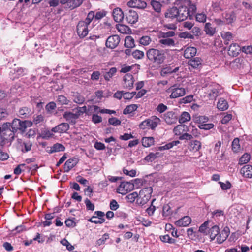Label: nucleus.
Returning a JSON list of instances; mask_svg holds the SVG:
<instances>
[{
	"instance_id": "obj_17",
	"label": "nucleus",
	"mask_w": 252,
	"mask_h": 252,
	"mask_svg": "<svg viewBox=\"0 0 252 252\" xmlns=\"http://www.w3.org/2000/svg\"><path fill=\"white\" fill-rule=\"evenodd\" d=\"M113 17L116 22H121L124 19V13L120 8H116L113 11Z\"/></svg>"
},
{
	"instance_id": "obj_6",
	"label": "nucleus",
	"mask_w": 252,
	"mask_h": 252,
	"mask_svg": "<svg viewBox=\"0 0 252 252\" xmlns=\"http://www.w3.org/2000/svg\"><path fill=\"white\" fill-rule=\"evenodd\" d=\"M167 93H170L169 97L171 99L176 98L185 95V88L179 87L177 85H174L166 90Z\"/></svg>"
},
{
	"instance_id": "obj_63",
	"label": "nucleus",
	"mask_w": 252,
	"mask_h": 252,
	"mask_svg": "<svg viewBox=\"0 0 252 252\" xmlns=\"http://www.w3.org/2000/svg\"><path fill=\"white\" fill-rule=\"evenodd\" d=\"M214 125L212 123H204L201 125H198V127L201 129L209 130L213 128Z\"/></svg>"
},
{
	"instance_id": "obj_8",
	"label": "nucleus",
	"mask_w": 252,
	"mask_h": 252,
	"mask_svg": "<svg viewBox=\"0 0 252 252\" xmlns=\"http://www.w3.org/2000/svg\"><path fill=\"white\" fill-rule=\"evenodd\" d=\"M120 41V38L118 35L110 36L106 41V46L108 48L114 49L118 45Z\"/></svg>"
},
{
	"instance_id": "obj_58",
	"label": "nucleus",
	"mask_w": 252,
	"mask_h": 252,
	"mask_svg": "<svg viewBox=\"0 0 252 252\" xmlns=\"http://www.w3.org/2000/svg\"><path fill=\"white\" fill-rule=\"evenodd\" d=\"M109 239V235L107 233H105L102 236L96 241V244L98 246H100L104 244L105 242Z\"/></svg>"
},
{
	"instance_id": "obj_11",
	"label": "nucleus",
	"mask_w": 252,
	"mask_h": 252,
	"mask_svg": "<svg viewBox=\"0 0 252 252\" xmlns=\"http://www.w3.org/2000/svg\"><path fill=\"white\" fill-rule=\"evenodd\" d=\"M229 235V230L228 227L224 228L222 231H220L216 237V241L218 244H221L224 242Z\"/></svg>"
},
{
	"instance_id": "obj_43",
	"label": "nucleus",
	"mask_w": 252,
	"mask_h": 252,
	"mask_svg": "<svg viewBox=\"0 0 252 252\" xmlns=\"http://www.w3.org/2000/svg\"><path fill=\"white\" fill-rule=\"evenodd\" d=\"M20 124V120L18 119H14L11 123L12 133L14 134L19 130Z\"/></svg>"
},
{
	"instance_id": "obj_32",
	"label": "nucleus",
	"mask_w": 252,
	"mask_h": 252,
	"mask_svg": "<svg viewBox=\"0 0 252 252\" xmlns=\"http://www.w3.org/2000/svg\"><path fill=\"white\" fill-rule=\"evenodd\" d=\"M193 120L195 123L201 125L207 123L209 119L205 116H195L193 117Z\"/></svg>"
},
{
	"instance_id": "obj_23",
	"label": "nucleus",
	"mask_w": 252,
	"mask_h": 252,
	"mask_svg": "<svg viewBox=\"0 0 252 252\" xmlns=\"http://www.w3.org/2000/svg\"><path fill=\"white\" fill-rule=\"evenodd\" d=\"M32 110L27 107H22L20 108L18 112V115L22 118L29 117L32 114Z\"/></svg>"
},
{
	"instance_id": "obj_5",
	"label": "nucleus",
	"mask_w": 252,
	"mask_h": 252,
	"mask_svg": "<svg viewBox=\"0 0 252 252\" xmlns=\"http://www.w3.org/2000/svg\"><path fill=\"white\" fill-rule=\"evenodd\" d=\"M153 192V189L151 187H147L142 189L139 194L136 203L139 205L145 204L151 198V194Z\"/></svg>"
},
{
	"instance_id": "obj_30",
	"label": "nucleus",
	"mask_w": 252,
	"mask_h": 252,
	"mask_svg": "<svg viewBox=\"0 0 252 252\" xmlns=\"http://www.w3.org/2000/svg\"><path fill=\"white\" fill-rule=\"evenodd\" d=\"M179 69V67H176L174 69L170 66L164 67L161 69L160 74L161 76H165L167 74L177 72Z\"/></svg>"
},
{
	"instance_id": "obj_59",
	"label": "nucleus",
	"mask_w": 252,
	"mask_h": 252,
	"mask_svg": "<svg viewBox=\"0 0 252 252\" xmlns=\"http://www.w3.org/2000/svg\"><path fill=\"white\" fill-rule=\"evenodd\" d=\"M250 159V155L248 153L243 154L239 159V164H244L249 162Z\"/></svg>"
},
{
	"instance_id": "obj_47",
	"label": "nucleus",
	"mask_w": 252,
	"mask_h": 252,
	"mask_svg": "<svg viewBox=\"0 0 252 252\" xmlns=\"http://www.w3.org/2000/svg\"><path fill=\"white\" fill-rule=\"evenodd\" d=\"M159 153L157 152L156 153H150L148 155L145 157L144 160L147 162H152L157 158L159 157Z\"/></svg>"
},
{
	"instance_id": "obj_33",
	"label": "nucleus",
	"mask_w": 252,
	"mask_h": 252,
	"mask_svg": "<svg viewBox=\"0 0 252 252\" xmlns=\"http://www.w3.org/2000/svg\"><path fill=\"white\" fill-rule=\"evenodd\" d=\"M226 24H231L235 20V15L234 12L226 13L223 16Z\"/></svg>"
},
{
	"instance_id": "obj_22",
	"label": "nucleus",
	"mask_w": 252,
	"mask_h": 252,
	"mask_svg": "<svg viewBox=\"0 0 252 252\" xmlns=\"http://www.w3.org/2000/svg\"><path fill=\"white\" fill-rule=\"evenodd\" d=\"M25 74V70L24 68L21 67H14L13 68H11V70L10 72V75L14 76L12 78L13 79L15 78H18L20 76H23Z\"/></svg>"
},
{
	"instance_id": "obj_56",
	"label": "nucleus",
	"mask_w": 252,
	"mask_h": 252,
	"mask_svg": "<svg viewBox=\"0 0 252 252\" xmlns=\"http://www.w3.org/2000/svg\"><path fill=\"white\" fill-rule=\"evenodd\" d=\"M212 8L215 12H219L222 10V5L221 1L213 2L212 4Z\"/></svg>"
},
{
	"instance_id": "obj_49",
	"label": "nucleus",
	"mask_w": 252,
	"mask_h": 252,
	"mask_svg": "<svg viewBox=\"0 0 252 252\" xmlns=\"http://www.w3.org/2000/svg\"><path fill=\"white\" fill-rule=\"evenodd\" d=\"M179 143H180V142L179 141H173L172 142L167 143L164 146L159 147V150L160 151H162V150H164L170 149V148H172L173 146L177 145Z\"/></svg>"
},
{
	"instance_id": "obj_38",
	"label": "nucleus",
	"mask_w": 252,
	"mask_h": 252,
	"mask_svg": "<svg viewBox=\"0 0 252 252\" xmlns=\"http://www.w3.org/2000/svg\"><path fill=\"white\" fill-rule=\"evenodd\" d=\"M154 138L152 137H143L142 139V145L145 147H149L154 144Z\"/></svg>"
},
{
	"instance_id": "obj_46",
	"label": "nucleus",
	"mask_w": 252,
	"mask_h": 252,
	"mask_svg": "<svg viewBox=\"0 0 252 252\" xmlns=\"http://www.w3.org/2000/svg\"><path fill=\"white\" fill-rule=\"evenodd\" d=\"M210 222L209 221H205L201 225L199 228V231L204 235H207L208 232L209 224Z\"/></svg>"
},
{
	"instance_id": "obj_21",
	"label": "nucleus",
	"mask_w": 252,
	"mask_h": 252,
	"mask_svg": "<svg viewBox=\"0 0 252 252\" xmlns=\"http://www.w3.org/2000/svg\"><path fill=\"white\" fill-rule=\"evenodd\" d=\"M197 53V49L194 47H187L184 52V56L187 59L194 57Z\"/></svg>"
},
{
	"instance_id": "obj_36",
	"label": "nucleus",
	"mask_w": 252,
	"mask_h": 252,
	"mask_svg": "<svg viewBox=\"0 0 252 252\" xmlns=\"http://www.w3.org/2000/svg\"><path fill=\"white\" fill-rule=\"evenodd\" d=\"M159 43L164 46H171L174 45V40L169 38H163L159 40Z\"/></svg>"
},
{
	"instance_id": "obj_61",
	"label": "nucleus",
	"mask_w": 252,
	"mask_h": 252,
	"mask_svg": "<svg viewBox=\"0 0 252 252\" xmlns=\"http://www.w3.org/2000/svg\"><path fill=\"white\" fill-rule=\"evenodd\" d=\"M151 42V39L148 36H143L139 40V43L144 46L149 45Z\"/></svg>"
},
{
	"instance_id": "obj_4",
	"label": "nucleus",
	"mask_w": 252,
	"mask_h": 252,
	"mask_svg": "<svg viewBox=\"0 0 252 252\" xmlns=\"http://www.w3.org/2000/svg\"><path fill=\"white\" fill-rule=\"evenodd\" d=\"M180 6L178 8V21H182L186 20L189 15V11L187 10V7L190 4L189 0H180Z\"/></svg>"
},
{
	"instance_id": "obj_37",
	"label": "nucleus",
	"mask_w": 252,
	"mask_h": 252,
	"mask_svg": "<svg viewBox=\"0 0 252 252\" xmlns=\"http://www.w3.org/2000/svg\"><path fill=\"white\" fill-rule=\"evenodd\" d=\"M204 31L207 34L210 36H213L216 32V29L214 27L212 26L210 23H206L204 27Z\"/></svg>"
},
{
	"instance_id": "obj_1",
	"label": "nucleus",
	"mask_w": 252,
	"mask_h": 252,
	"mask_svg": "<svg viewBox=\"0 0 252 252\" xmlns=\"http://www.w3.org/2000/svg\"><path fill=\"white\" fill-rule=\"evenodd\" d=\"M170 52L169 50L151 48L147 51L146 56L151 62L157 65H160L164 63L167 55H170Z\"/></svg>"
},
{
	"instance_id": "obj_55",
	"label": "nucleus",
	"mask_w": 252,
	"mask_h": 252,
	"mask_svg": "<svg viewBox=\"0 0 252 252\" xmlns=\"http://www.w3.org/2000/svg\"><path fill=\"white\" fill-rule=\"evenodd\" d=\"M219 95L218 89L215 88H212L208 92V95L210 99H213L216 98Z\"/></svg>"
},
{
	"instance_id": "obj_10",
	"label": "nucleus",
	"mask_w": 252,
	"mask_h": 252,
	"mask_svg": "<svg viewBox=\"0 0 252 252\" xmlns=\"http://www.w3.org/2000/svg\"><path fill=\"white\" fill-rule=\"evenodd\" d=\"M127 5L129 7L143 9L147 7V3L141 0H130Z\"/></svg>"
},
{
	"instance_id": "obj_29",
	"label": "nucleus",
	"mask_w": 252,
	"mask_h": 252,
	"mask_svg": "<svg viewBox=\"0 0 252 252\" xmlns=\"http://www.w3.org/2000/svg\"><path fill=\"white\" fill-rule=\"evenodd\" d=\"M32 122L31 121L25 120V121H21L20 124L19 126V130H20L22 132H24L25 131L27 127H29L32 126Z\"/></svg>"
},
{
	"instance_id": "obj_60",
	"label": "nucleus",
	"mask_w": 252,
	"mask_h": 252,
	"mask_svg": "<svg viewBox=\"0 0 252 252\" xmlns=\"http://www.w3.org/2000/svg\"><path fill=\"white\" fill-rule=\"evenodd\" d=\"M132 55L136 59H141L143 58L144 53L142 51L135 50L132 53Z\"/></svg>"
},
{
	"instance_id": "obj_50",
	"label": "nucleus",
	"mask_w": 252,
	"mask_h": 252,
	"mask_svg": "<svg viewBox=\"0 0 252 252\" xmlns=\"http://www.w3.org/2000/svg\"><path fill=\"white\" fill-rule=\"evenodd\" d=\"M138 106L136 104H131L127 106L124 110V114H130L137 109Z\"/></svg>"
},
{
	"instance_id": "obj_26",
	"label": "nucleus",
	"mask_w": 252,
	"mask_h": 252,
	"mask_svg": "<svg viewBox=\"0 0 252 252\" xmlns=\"http://www.w3.org/2000/svg\"><path fill=\"white\" fill-rule=\"evenodd\" d=\"M220 228L217 225H214L210 228L208 232V234L210 236V239L212 240H214L216 238L217 235L219 233Z\"/></svg>"
},
{
	"instance_id": "obj_7",
	"label": "nucleus",
	"mask_w": 252,
	"mask_h": 252,
	"mask_svg": "<svg viewBox=\"0 0 252 252\" xmlns=\"http://www.w3.org/2000/svg\"><path fill=\"white\" fill-rule=\"evenodd\" d=\"M133 188L134 185L133 184L128 182H123L117 188V192L124 195L130 191Z\"/></svg>"
},
{
	"instance_id": "obj_48",
	"label": "nucleus",
	"mask_w": 252,
	"mask_h": 252,
	"mask_svg": "<svg viewBox=\"0 0 252 252\" xmlns=\"http://www.w3.org/2000/svg\"><path fill=\"white\" fill-rule=\"evenodd\" d=\"M160 240L164 243H168L169 244H174L176 240L171 238L169 235H162L160 236Z\"/></svg>"
},
{
	"instance_id": "obj_25",
	"label": "nucleus",
	"mask_w": 252,
	"mask_h": 252,
	"mask_svg": "<svg viewBox=\"0 0 252 252\" xmlns=\"http://www.w3.org/2000/svg\"><path fill=\"white\" fill-rule=\"evenodd\" d=\"M241 51L240 47L236 43L231 44L228 49V53L232 56H237Z\"/></svg>"
},
{
	"instance_id": "obj_19",
	"label": "nucleus",
	"mask_w": 252,
	"mask_h": 252,
	"mask_svg": "<svg viewBox=\"0 0 252 252\" xmlns=\"http://www.w3.org/2000/svg\"><path fill=\"white\" fill-rule=\"evenodd\" d=\"M178 8L173 7L167 10V12L165 13V17L170 19L176 18L178 20Z\"/></svg>"
},
{
	"instance_id": "obj_2",
	"label": "nucleus",
	"mask_w": 252,
	"mask_h": 252,
	"mask_svg": "<svg viewBox=\"0 0 252 252\" xmlns=\"http://www.w3.org/2000/svg\"><path fill=\"white\" fill-rule=\"evenodd\" d=\"M94 17V12L90 11L85 20L80 21L77 26V32L80 38H84L88 34V25H90Z\"/></svg>"
},
{
	"instance_id": "obj_15",
	"label": "nucleus",
	"mask_w": 252,
	"mask_h": 252,
	"mask_svg": "<svg viewBox=\"0 0 252 252\" xmlns=\"http://www.w3.org/2000/svg\"><path fill=\"white\" fill-rule=\"evenodd\" d=\"M191 222V219L189 216H184L175 222V224L178 227H186L189 225Z\"/></svg>"
},
{
	"instance_id": "obj_52",
	"label": "nucleus",
	"mask_w": 252,
	"mask_h": 252,
	"mask_svg": "<svg viewBox=\"0 0 252 252\" xmlns=\"http://www.w3.org/2000/svg\"><path fill=\"white\" fill-rule=\"evenodd\" d=\"M73 101L77 104H81L85 101V98L79 94L73 95Z\"/></svg>"
},
{
	"instance_id": "obj_39",
	"label": "nucleus",
	"mask_w": 252,
	"mask_h": 252,
	"mask_svg": "<svg viewBox=\"0 0 252 252\" xmlns=\"http://www.w3.org/2000/svg\"><path fill=\"white\" fill-rule=\"evenodd\" d=\"M150 4L155 12L158 14L160 13L161 10V4L160 2L155 0H151L150 1Z\"/></svg>"
},
{
	"instance_id": "obj_27",
	"label": "nucleus",
	"mask_w": 252,
	"mask_h": 252,
	"mask_svg": "<svg viewBox=\"0 0 252 252\" xmlns=\"http://www.w3.org/2000/svg\"><path fill=\"white\" fill-rule=\"evenodd\" d=\"M188 126L184 124L178 125L173 130V132L176 135L181 136L184 132H187Z\"/></svg>"
},
{
	"instance_id": "obj_9",
	"label": "nucleus",
	"mask_w": 252,
	"mask_h": 252,
	"mask_svg": "<svg viewBox=\"0 0 252 252\" xmlns=\"http://www.w3.org/2000/svg\"><path fill=\"white\" fill-rule=\"evenodd\" d=\"M123 87L124 88L131 89L133 87L134 80L131 74H126L123 77Z\"/></svg>"
},
{
	"instance_id": "obj_13",
	"label": "nucleus",
	"mask_w": 252,
	"mask_h": 252,
	"mask_svg": "<svg viewBox=\"0 0 252 252\" xmlns=\"http://www.w3.org/2000/svg\"><path fill=\"white\" fill-rule=\"evenodd\" d=\"M77 158H73L68 159L64 164L63 169L65 172H68L77 163Z\"/></svg>"
},
{
	"instance_id": "obj_31",
	"label": "nucleus",
	"mask_w": 252,
	"mask_h": 252,
	"mask_svg": "<svg viewBox=\"0 0 252 252\" xmlns=\"http://www.w3.org/2000/svg\"><path fill=\"white\" fill-rule=\"evenodd\" d=\"M201 147V143L198 140H194L190 142L189 149L194 152L199 150Z\"/></svg>"
},
{
	"instance_id": "obj_40",
	"label": "nucleus",
	"mask_w": 252,
	"mask_h": 252,
	"mask_svg": "<svg viewBox=\"0 0 252 252\" xmlns=\"http://www.w3.org/2000/svg\"><path fill=\"white\" fill-rule=\"evenodd\" d=\"M11 127V123H4L2 126L1 129L2 132L5 131L6 133H9V136L12 139L14 138V134L12 133V130L10 129Z\"/></svg>"
},
{
	"instance_id": "obj_16",
	"label": "nucleus",
	"mask_w": 252,
	"mask_h": 252,
	"mask_svg": "<svg viewBox=\"0 0 252 252\" xmlns=\"http://www.w3.org/2000/svg\"><path fill=\"white\" fill-rule=\"evenodd\" d=\"M69 128V125L67 123H63L52 128V131L54 132L63 133L67 131Z\"/></svg>"
},
{
	"instance_id": "obj_57",
	"label": "nucleus",
	"mask_w": 252,
	"mask_h": 252,
	"mask_svg": "<svg viewBox=\"0 0 252 252\" xmlns=\"http://www.w3.org/2000/svg\"><path fill=\"white\" fill-rule=\"evenodd\" d=\"M57 102L60 105L68 104L69 100L65 96L63 95H58Z\"/></svg>"
},
{
	"instance_id": "obj_41",
	"label": "nucleus",
	"mask_w": 252,
	"mask_h": 252,
	"mask_svg": "<svg viewBox=\"0 0 252 252\" xmlns=\"http://www.w3.org/2000/svg\"><path fill=\"white\" fill-rule=\"evenodd\" d=\"M65 150L64 146L61 144L56 143L50 148L49 153H52L57 152L63 151Z\"/></svg>"
},
{
	"instance_id": "obj_12",
	"label": "nucleus",
	"mask_w": 252,
	"mask_h": 252,
	"mask_svg": "<svg viewBox=\"0 0 252 252\" xmlns=\"http://www.w3.org/2000/svg\"><path fill=\"white\" fill-rule=\"evenodd\" d=\"M126 19L130 24L135 23L138 19L137 12L133 10H129L126 14Z\"/></svg>"
},
{
	"instance_id": "obj_20",
	"label": "nucleus",
	"mask_w": 252,
	"mask_h": 252,
	"mask_svg": "<svg viewBox=\"0 0 252 252\" xmlns=\"http://www.w3.org/2000/svg\"><path fill=\"white\" fill-rule=\"evenodd\" d=\"M164 120L166 123L171 125L175 123L177 117L173 112L169 111L165 114Z\"/></svg>"
},
{
	"instance_id": "obj_24",
	"label": "nucleus",
	"mask_w": 252,
	"mask_h": 252,
	"mask_svg": "<svg viewBox=\"0 0 252 252\" xmlns=\"http://www.w3.org/2000/svg\"><path fill=\"white\" fill-rule=\"evenodd\" d=\"M19 143L21 144V151L23 153H26L30 151L32 146V143L30 141L22 142V140H18Z\"/></svg>"
},
{
	"instance_id": "obj_54",
	"label": "nucleus",
	"mask_w": 252,
	"mask_h": 252,
	"mask_svg": "<svg viewBox=\"0 0 252 252\" xmlns=\"http://www.w3.org/2000/svg\"><path fill=\"white\" fill-rule=\"evenodd\" d=\"M172 210L168 204H165L162 208V215L163 216L167 217L172 214Z\"/></svg>"
},
{
	"instance_id": "obj_45",
	"label": "nucleus",
	"mask_w": 252,
	"mask_h": 252,
	"mask_svg": "<svg viewBox=\"0 0 252 252\" xmlns=\"http://www.w3.org/2000/svg\"><path fill=\"white\" fill-rule=\"evenodd\" d=\"M187 131H189L190 133V134L192 135V137H198L200 134L197 128L193 126L192 123H190L189 126L188 127Z\"/></svg>"
},
{
	"instance_id": "obj_14",
	"label": "nucleus",
	"mask_w": 252,
	"mask_h": 252,
	"mask_svg": "<svg viewBox=\"0 0 252 252\" xmlns=\"http://www.w3.org/2000/svg\"><path fill=\"white\" fill-rule=\"evenodd\" d=\"M63 117L66 121L72 124H74L76 123V120L78 118L76 113H74L70 111L65 112Z\"/></svg>"
},
{
	"instance_id": "obj_42",
	"label": "nucleus",
	"mask_w": 252,
	"mask_h": 252,
	"mask_svg": "<svg viewBox=\"0 0 252 252\" xmlns=\"http://www.w3.org/2000/svg\"><path fill=\"white\" fill-rule=\"evenodd\" d=\"M83 0H69L68 2V8L73 9L79 6L83 2Z\"/></svg>"
},
{
	"instance_id": "obj_28",
	"label": "nucleus",
	"mask_w": 252,
	"mask_h": 252,
	"mask_svg": "<svg viewBox=\"0 0 252 252\" xmlns=\"http://www.w3.org/2000/svg\"><path fill=\"white\" fill-rule=\"evenodd\" d=\"M217 108L221 111H225L228 108L229 105L227 101L224 98H220L217 104Z\"/></svg>"
},
{
	"instance_id": "obj_64",
	"label": "nucleus",
	"mask_w": 252,
	"mask_h": 252,
	"mask_svg": "<svg viewBox=\"0 0 252 252\" xmlns=\"http://www.w3.org/2000/svg\"><path fill=\"white\" fill-rule=\"evenodd\" d=\"M53 132H54L52 130H45L42 131L41 136L44 139H48L53 136Z\"/></svg>"
},
{
	"instance_id": "obj_62",
	"label": "nucleus",
	"mask_w": 252,
	"mask_h": 252,
	"mask_svg": "<svg viewBox=\"0 0 252 252\" xmlns=\"http://www.w3.org/2000/svg\"><path fill=\"white\" fill-rule=\"evenodd\" d=\"M88 112L90 113H100L102 109L96 105H91L88 106Z\"/></svg>"
},
{
	"instance_id": "obj_44",
	"label": "nucleus",
	"mask_w": 252,
	"mask_h": 252,
	"mask_svg": "<svg viewBox=\"0 0 252 252\" xmlns=\"http://www.w3.org/2000/svg\"><path fill=\"white\" fill-rule=\"evenodd\" d=\"M125 46L126 48H133L135 46L134 40L130 36H127L125 39Z\"/></svg>"
},
{
	"instance_id": "obj_35",
	"label": "nucleus",
	"mask_w": 252,
	"mask_h": 252,
	"mask_svg": "<svg viewBox=\"0 0 252 252\" xmlns=\"http://www.w3.org/2000/svg\"><path fill=\"white\" fill-rule=\"evenodd\" d=\"M189 64L193 68H199L201 66V61L199 58H195L189 61Z\"/></svg>"
},
{
	"instance_id": "obj_18",
	"label": "nucleus",
	"mask_w": 252,
	"mask_h": 252,
	"mask_svg": "<svg viewBox=\"0 0 252 252\" xmlns=\"http://www.w3.org/2000/svg\"><path fill=\"white\" fill-rule=\"evenodd\" d=\"M240 172L245 177L252 178V166L248 164L244 166L241 169Z\"/></svg>"
},
{
	"instance_id": "obj_51",
	"label": "nucleus",
	"mask_w": 252,
	"mask_h": 252,
	"mask_svg": "<svg viewBox=\"0 0 252 252\" xmlns=\"http://www.w3.org/2000/svg\"><path fill=\"white\" fill-rule=\"evenodd\" d=\"M232 149L234 152H238L240 150V145L238 138H235L232 142Z\"/></svg>"
},
{
	"instance_id": "obj_53",
	"label": "nucleus",
	"mask_w": 252,
	"mask_h": 252,
	"mask_svg": "<svg viewBox=\"0 0 252 252\" xmlns=\"http://www.w3.org/2000/svg\"><path fill=\"white\" fill-rule=\"evenodd\" d=\"M138 194L136 192H133L128 194L126 198L127 202L130 203H133L134 202L135 199L138 198Z\"/></svg>"
},
{
	"instance_id": "obj_34",
	"label": "nucleus",
	"mask_w": 252,
	"mask_h": 252,
	"mask_svg": "<svg viewBox=\"0 0 252 252\" xmlns=\"http://www.w3.org/2000/svg\"><path fill=\"white\" fill-rule=\"evenodd\" d=\"M191 117L189 113L183 112L179 118V122L180 124H183L190 120Z\"/></svg>"
},
{
	"instance_id": "obj_3",
	"label": "nucleus",
	"mask_w": 252,
	"mask_h": 252,
	"mask_svg": "<svg viewBox=\"0 0 252 252\" xmlns=\"http://www.w3.org/2000/svg\"><path fill=\"white\" fill-rule=\"evenodd\" d=\"M160 122L161 120L158 117L152 116L142 122L139 125V127L142 129L150 128L154 130L160 124Z\"/></svg>"
}]
</instances>
